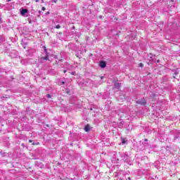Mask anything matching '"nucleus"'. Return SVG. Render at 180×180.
Wrapping results in <instances>:
<instances>
[{
  "label": "nucleus",
  "instance_id": "4be33fe9",
  "mask_svg": "<svg viewBox=\"0 0 180 180\" xmlns=\"http://www.w3.org/2000/svg\"><path fill=\"white\" fill-rule=\"evenodd\" d=\"M66 92H67V94H70V92L68 91V90H66Z\"/></svg>",
  "mask_w": 180,
  "mask_h": 180
},
{
  "label": "nucleus",
  "instance_id": "6ab92c4d",
  "mask_svg": "<svg viewBox=\"0 0 180 180\" xmlns=\"http://www.w3.org/2000/svg\"><path fill=\"white\" fill-rule=\"evenodd\" d=\"M32 142H33V141H32V139L29 140V143H32Z\"/></svg>",
  "mask_w": 180,
  "mask_h": 180
},
{
  "label": "nucleus",
  "instance_id": "f257e3e1",
  "mask_svg": "<svg viewBox=\"0 0 180 180\" xmlns=\"http://www.w3.org/2000/svg\"><path fill=\"white\" fill-rule=\"evenodd\" d=\"M121 158L124 162H127V164H129V165H131V160L130 159V157L126 154H122Z\"/></svg>",
  "mask_w": 180,
  "mask_h": 180
},
{
  "label": "nucleus",
  "instance_id": "2eb2a0df",
  "mask_svg": "<svg viewBox=\"0 0 180 180\" xmlns=\"http://www.w3.org/2000/svg\"><path fill=\"white\" fill-rule=\"evenodd\" d=\"M139 67H144V65L143 63H140Z\"/></svg>",
  "mask_w": 180,
  "mask_h": 180
},
{
  "label": "nucleus",
  "instance_id": "20e7f679",
  "mask_svg": "<svg viewBox=\"0 0 180 180\" xmlns=\"http://www.w3.org/2000/svg\"><path fill=\"white\" fill-rule=\"evenodd\" d=\"M120 85H121L120 83L115 82L114 84V87L113 88H115V89H120V86H121Z\"/></svg>",
  "mask_w": 180,
  "mask_h": 180
},
{
  "label": "nucleus",
  "instance_id": "6e6552de",
  "mask_svg": "<svg viewBox=\"0 0 180 180\" xmlns=\"http://www.w3.org/2000/svg\"><path fill=\"white\" fill-rule=\"evenodd\" d=\"M89 130H91V129L89 128V125H86V126L84 127V131H89Z\"/></svg>",
  "mask_w": 180,
  "mask_h": 180
},
{
  "label": "nucleus",
  "instance_id": "dca6fc26",
  "mask_svg": "<svg viewBox=\"0 0 180 180\" xmlns=\"http://www.w3.org/2000/svg\"><path fill=\"white\" fill-rule=\"evenodd\" d=\"M58 0H52V2H54V4H57Z\"/></svg>",
  "mask_w": 180,
  "mask_h": 180
},
{
  "label": "nucleus",
  "instance_id": "f03ea898",
  "mask_svg": "<svg viewBox=\"0 0 180 180\" xmlns=\"http://www.w3.org/2000/svg\"><path fill=\"white\" fill-rule=\"evenodd\" d=\"M20 12L21 16H24V18H27V13L29 12L27 9L22 8L21 9H20Z\"/></svg>",
  "mask_w": 180,
  "mask_h": 180
},
{
  "label": "nucleus",
  "instance_id": "b1692460",
  "mask_svg": "<svg viewBox=\"0 0 180 180\" xmlns=\"http://www.w3.org/2000/svg\"><path fill=\"white\" fill-rule=\"evenodd\" d=\"M63 72L65 74V72H67V70H64Z\"/></svg>",
  "mask_w": 180,
  "mask_h": 180
},
{
  "label": "nucleus",
  "instance_id": "ddd939ff",
  "mask_svg": "<svg viewBox=\"0 0 180 180\" xmlns=\"http://www.w3.org/2000/svg\"><path fill=\"white\" fill-rule=\"evenodd\" d=\"M46 98H51V95H50V94H47V95H46Z\"/></svg>",
  "mask_w": 180,
  "mask_h": 180
},
{
  "label": "nucleus",
  "instance_id": "9b49d317",
  "mask_svg": "<svg viewBox=\"0 0 180 180\" xmlns=\"http://www.w3.org/2000/svg\"><path fill=\"white\" fill-rule=\"evenodd\" d=\"M44 50L46 54L47 55V49L46 48V46H44Z\"/></svg>",
  "mask_w": 180,
  "mask_h": 180
},
{
  "label": "nucleus",
  "instance_id": "4468645a",
  "mask_svg": "<svg viewBox=\"0 0 180 180\" xmlns=\"http://www.w3.org/2000/svg\"><path fill=\"white\" fill-rule=\"evenodd\" d=\"M37 144H39V143H32V146H37Z\"/></svg>",
  "mask_w": 180,
  "mask_h": 180
},
{
  "label": "nucleus",
  "instance_id": "aec40b11",
  "mask_svg": "<svg viewBox=\"0 0 180 180\" xmlns=\"http://www.w3.org/2000/svg\"><path fill=\"white\" fill-rule=\"evenodd\" d=\"M65 84V82H62V85H64Z\"/></svg>",
  "mask_w": 180,
  "mask_h": 180
},
{
  "label": "nucleus",
  "instance_id": "5701e85b",
  "mask_svg": "<svg viewBox=\"0 0 180 180\" xmlns=\"http://www.w3.org/2000/svg\"><path fill=\"white\" fill-rule=\"evenodd\" d=\"M11 1H12V0H7V2H11Z\"/></svg>",
  "mask_w": 180,
  "mask_h": 180
},
{
  "label": "nucleus",
  "instance_id": "7ed1b4c3",
  "mask_svg": "<svg viewBox=\"0 0 180 180\" xmlns=\"http://www.w3.org/2000/svg\"><path fill=\"white\" fill-rule=\"evenodd\" d=\"M99 66H100L101 68H105V67H106V63H105V61H103V60H101V61H100V63H99Z\"/></svg>",
  "mask_w": 180,
  "mask_h": 180
},
{
  "label": "nucleus",
  "instance_id": "1a4fd4ad",
  "mask_svg": "<svg viewBox=\"0 0 180 180\" xmlns=\"http://www.w3.org/2000/svg\"><path fill=\"white\" fill-rule=\"evenodd\" d=\"M150 98L152 99H154V98H155V96H157V94H154V93H151V94L150 95Z\"/></svg>",
  "mask_w": 180,
  "mask_h": 180
},
{
  "label": "nucleus",
  "instance_id": "393cba45",
  "mask_svg": "<svg viewBox=\"0 0 180 180\" xmlns=\"http://www.w3.org/2000/svg\"><path fill=\"white\" fill-rule=\"evenodd\" d=\"M145 141H148V140L147 139H145Z\"/></svg>",
  "mask_w": 180,
  "mask_h": 180
},
{
  "label": "nucleus",
  "instance_id": "f8f14e48",
  "mask_svg": "<svg viewBox=\"0 0 180 180\" xmlns=\"http://www.w3.org/2000/svg\"><path fill=\"white\" fill-rule=\"evenodd\" d=\"M179 136H180V134H179L178 136H174V140H176V139H179Z\"/></svg>",
  "mask_w": 180,
  "mask_h": 180
},
{
  "label": "nucleus",
  "instance_id": "412c9836",
  "mask_svg": "<svg viewBox=\"0 0 180 180\" xmlns=\"http://www.w3.org/2000/svg\"><path fill=\"white\" fill-rule=\"evenodd\" d=\"M40 0H35V2H39Z\"/></svg>",
  "mask_w": 180,
  "mask_h": 180
},
{
  "label": "nucleus",
  "instance_id": "9d476101",
  "mask_svg": "<svg viewBox=\"0 0 180 180\" xmlns=\"http://www.w3.org/2000/svg\"><path fill=\"white\" fill-rule=\"evenodd\" d=\"M61 27V26H60V25H58L55 27V29H60Z\"/></svg>",
  "mask_w": 180,
  "mask_h": 180
},
{
  "label": "nucleus",
  "instance_id": "39448f33",
  "mask_svg": "<svg viewBox=\"0 0 180 180\" xmlns=\"http://www.w3.org/2000/svg\"><path fill=\"white\" fill-rule=\"evenodd\" d=\"M138 103H140V105H146L147 103V101L144 98L139 100Z\"/></svg>",
  "mask_w": 180,
  "mask_h": 180
},
{
  "label": "nucleus",
  "instance_id": "f3484780",
  "mask_svg": "<svg viewBox=\"0 0 180 180\" xmlns=\"http://www.w3.org/2000/svg\"><path fill=\"white\" fill-rule=\"evenodd\" d=\"M42 11H46V7H42Z\"/></svg>",
  "mask_w": 180,
  "mask_h": 180
},
{
  "label": "nucleus",
  "instance_id": "423d86ee",
  "mask_svg": "<svg viewBox=\"0 0 180 180\" xmlns=\"http://www.w3.org/2000/svg\"><path fill=\"white\" fill-rule=\"evenodd\" d=\"M44 60H49V55H46L45 57L41 58L39 61V63H43Z\"/></svg>",
  "mask_w": 180,
  "mask_h": 180
},
{
  "label": "nucleus",
  "instance_id": "0eeeda50",
  "mask_svg": "<svg viewBox=\"0 0 180 180\" xmlns=\"http://www.w3.org/2000/svg\"><path fill=\"white\" fill-rule=\"evenodd\" d=\"M121 141L122 144H126V143H127V139L122 138Z\"/></svg>",
  "mask_w": 180,
  "mask_h": 180
},
{
  "label": "nucleus",
  "instance_id": "a211bd4d",
  "mask_svg": "<svg viewBox=\"0 0 180 180\" xmlns=\"http://www.w3.org/2000/svg\"><path fill=\"white\" fill-rule=\"evenodd\" d=\"M71 74L72 75H75V72H72Z\"/></svg>",
  "mask_w": 180,
  "mask_h": 180
}]
</instances>
